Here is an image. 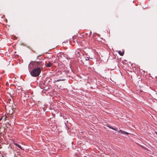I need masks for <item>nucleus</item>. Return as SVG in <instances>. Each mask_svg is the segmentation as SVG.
I'll list each match as a JSON object with an SVG mask.
<instances>
[{
  "mask_svg": "<svg viewBox=\"0 0 157 157\" xmlns=\"http://www.w3.org/2000/svg\"><path fill=\"white\" fill-rule=\"evenodd\" d=\"M42 69V67H41V69L40 67L34 68L30 72L31 75L34 77L38 76L40 75Z\"/></svg>",
  "mask_w": 157,
  "mask_h": 157,
  "instance_id": "nucleus-1",
  "label": "nucleus"
},
{
  "mask_svg": "<svg viewBox=\"0 0 157 157\" xmlns=\"http://www.w3.org/2000/svg\"><path fill=\"white\" fill-rule=\"evenodd\" d=\"M38 59L41 60V61H33L32 62V63L33 65H35L36 66H39L40 67H41L43 65V62L42 60H44L42 59V58L40 57V56H39L37 57V59Z\"/></svg>",
  "mask_w": 157,
  "mask_h": 157,
  "instance_id": "nucleus-2",
  "label": "nucleus"
},
{
  "mask_svg": "<svg viewBox=\"0 0 157 157\" xmlns=\"http://www.w3.org/2000/svg\"><path fill=\"white\" fill-rule=\"evenodd\" d=\"M3 117H5V118H7V120H8L11 118L12 117V116L10 115H9L8 113H7L6 114L5 116Z\"/></svg>",
  "mask_w": 157,
  "mask_h": 157,
  "instance_id": "nucleus-3",
  "label": "nucleus"
},
{
  "mask_svg": "<svg viewBox=\"0 0 157 157\" xmlns=\"http://www.w3.org/2000/svg\"><path fill=\"white\" fill-rule=\"evenodd\" d=\"M52 65V64L50 62H49L48 63H46L45 66L48 67H50Z\"/></svg>",
  "mask_w": 157,
  "mask_h": 157,
  "instance_id": "nucleus-4",
  "label": "nucleus"
},
{
  "mask_svg": "<svg viewBox=\"0 0 157 157\" xmlns=\"http://www.w3.org/2000/svg\"><path fill=\"white\" fill-rule=\"evenodd\" d=\"M118 132H121L122 134H125L126 135H128V133L127 132L123 131L121 129L119 130V131H118Z\"/></svg>",
  "mask_w": 157,
  "mask_h": 157,
  "instance_id": "nucleus-5",
  "label": "nucleus"
},
{
  "mask_svg": "<svg viewBox=\"0 0 157 157\" xmlns=\"http://www.w3.org/2000/svg\"><path fill=\"white\" fill-rule=\"evenodd\" d=\"M13 110L12 109H11L10 110L8 113H7L9 115H12L13 113Z\"/></svg>",
  "mask_w": 157,
  "mask_h": 157,
  "instance_id": "nucleus-6",
  "label": "nucleus"
},
{
  "mask_svg": "<svg viewBox=\"0 0 157 157\" xmlns=\"http://www.w3.org/2000/svg\"><path fill=\"white\" fill-rule=\"evenodd\" d=\"M118 52L119 54L121 56H123L124 53V51H119Z\"/></svg>",
  "mask_w": 157,
  "mask_h": 157,
  "instance_id": "nucleus-7",
  "label": "nucleus"
},
{
  "mask_svg": "<svg viewBox=\"0 0 157 157\" xmlns=\"http://www.w3.org/2000/svg\"><path fill=\"white\" fill-rule=\"evenodd\" d=\"M14 144L15 145H16V146H17V147H18L19 148H20L21 149H22L21 146L20 145H19L17 143H16V144Z\"/></svg>",
  "mask_w": 157,
  "mask_h": 157,
  "instance_id": "nucleus-8",
  "label": "nucleus"
},
{
  "mask_svg": "<svg viewBox=\"0 0 157 157\" xmlns=\"http://www.w3.org/2000/svg\"><path fill=\"white\" fill-rule=\"evenodd\" d=\"M4 116H5L3 115L1 117H2V119L4 120L5 121H6L7 120V118H5V117H4Z\"/></svg>",
  "mask_w": 157,
  "mask_h": 157,
  "instance_id": "nucleus-9",
  "label": "nucleus"
},
{
  "mask_svg": "<svg viewBox=\"0 0 157 157\" xmlns=\"http://www.w3.org/2000/svg\"><path fill=\"white\" fill-rule=\"evenodd\" d=\"M111 128V129H113V130H115V131H117V128H113V127H111V128Z\"/></svg>",
  "mask_w": 157,
  "mask_h": 157,
  "instance_id": "nucleus-10",
  "label": "nucleus"
},
{
  "mask_svg": "<svg viewBox=\"0 0 157 157\" xmlns=\"http://www.w3.org/2000/svg\"><path fill=\"white\" fill-rule=\"evenodd\" d=\"M85 60L86 61L88 60L89 59V58L88 57H85Z\"/></svg>",
  "mask_w": 157,
  "mask_h": 157,
  "instance_id": "nucleus-11",
  "label": "nucleus"
},
{
  "mask_svg": "<svg viewBox=\"0 0 157 157\" xmlns=\"http://www.w3.org/2000/svg\"><path fill=\"white\" fill-rule=\"evenodd\" d=\"M2 117H1L0 118V121H1L2 119Z\"/></svg>",
  "mask_w": 157,
  "mask_h": 157,
  "instance_id": "nucleus-12",
  "label": "nucleus"
},
{
  "mask_svg": "<svg viewBox=\"0 0 157 157\" xmlns=\"http://www.w3.org/2000/svg\"><path fill=\"white\" fill-rule=\"evenodd\" d=\"M108 126V127L109 128H111V127H112L110 126Z\"/></svg>",
  "mask_w": 157,
  "mask_h": 157,
  "instance_id": "nucleus-13",
  "label": "nucleus"
},
{
  "mask_svg": "<svg viewBox=\"0 0 157 157\" xmlns=\"http://www.w3.org/2000/svg\"><path fill=\"white\" fill-rule=\"evenodd\" d=\"M140 147H142V148H143V146H141V145H140Z\"/></svg>",
  "mask_w": 157,
  "mask_h": 157,
  "instance_id": "nucleus-14",
  "label": "nucleus"
},
{
  "mask_svg": "<svg viewBox=\"0 0 157 157\" xmlns=\"http://www.w3.org/2000/svg\"><path fill=\"white\" fill-rule=\"evenodd\" d=\"M77 53H78V54H79V52H77Z\"/></svg>",
  "mask_w": 157,
  "mask_h": 157,
  "instance_id": "nucleus-15",
  "label": "nucleus"
},
{
  "mask_svg": "<svg viewBox=\"0 0 157 157\" xmlns=\"http://www.w3.org/2000/svg\"><path fill=\"white\" fill-rule=\"evenodd\" d=\"M31 64H30L29 65L30 67H31Z\"/></svg>",
  "mask_w": 157,
  "mask_h": 157,
  "instance_id": "nucleus-16",
  "label": "nucleus"
},
{
  "mask_svg": "<svg viewBox=\"0 0 157 157\" xmlns=\"http://www.w3.org/2000/svg\"><path fill=\"white\" fill-rule=\"evenodd\" d=\"M59 81V80H58L57 81Z\"/></svg>",
  "mask_w": 157,
  "mask_h": 157,
  "instance_id": "nucleus-17",
  "label": "nucleus"
},
{
  "mask_svg": "<svg viewBox=\"0 0 157 157\" xmlns=\"http://www.w3.org/2000/svg\"><path fill=\"white\" fill-rule=\"evenodd\" d=\"M156 95H157V93H156Z\"/></svg>",
  "mask_w": 157,
  "mask_h": 157,
  "instance_id": "nucleus-18",
  "label": "nucleus"
}]
</instances>
